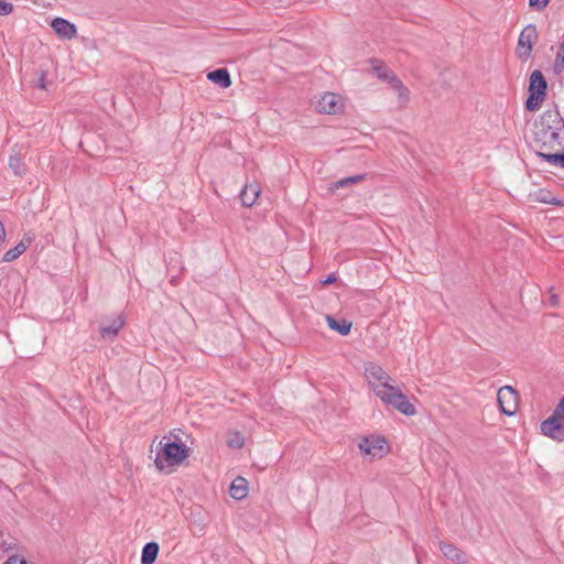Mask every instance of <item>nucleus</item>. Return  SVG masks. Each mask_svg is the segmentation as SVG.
Wrapping results in <instances>:
<instances>
[{
  "mask_svg": "<svg viewBox=\"0 0 564 564\" xmlns=\"http://www.w3.org/2000/svg\"><path fill=\"white\" fill-rule=\"evenodd\" d=\"M365 378L375 394L387 405H391L404 415L416 413L415 406L397 387L390 384L391 377L375 362L365 364Z\"/></svg>",
  "mask_w": 564,
  "mask_h": 564,
  "instance_id": "nucleus-1",
  "label": "nucleus"
},
{
  "mask_svg": "<svg viewBox=\"0 0 564 564\" xmlns=\"http://www.w3.org/2000/svg\"><path fill=\"white\" fill-rule=\"evenodd\" d=\"M189 452L191 449L180 440L165 435L156 447L155 467L163 471L165 468L180 465L189 456Z\"/></svg>",
  "mask_w": 564,
  "mask_h": 564,
  "instance_id": "nucleus-2",
  "label": "nucleus"
},
{
  "mask_svg": "<svg viewBox=\"0 0 564 564\" xmlns=\"http://www.w3.org/2000/svg\"><path fill=\"white\" fill-rule=\"evenodd\" d=\"M547 83L541 70H533L529 80V97L525 101V109L536 111L541 108L546 97Z\"/></svg>",
  "mask_w": 564,
  "mask_h": 564,
  "instance_id": "nucleus-3",
  "label": "nucleus"
},
{
  "mask_svg": "<svg viewBox=\"0 0 564 564\" xmlns=\"http://www.w3.org/2000/svg\"><path fill=\"white\" fill-rule=\"evenodd\" d=\"M538 41V31L535 25L528 24L520 33L516 54L520 59H528L531 55L533 45Z\"/></svg>",
  "mask_w": 564,
  "mask_h": 564,
  "instance_id": "nucleus-4",
  "label": "nucleus"
},
{
  "mask_svg": "<svg viewBox=\"0 0 564 564\" xmlns=\"http://www.w3.org/2000/svg\"><path fill=\"white\" fill-rule=\"evenodd\" d=\"M500 410L507 414L512 415L517 410L518 395L517 391L510 387L505 386L498 390L497 393Z\"/></svg>",
  "mask_w": 564,
  "mask_h": 564,
  "instance_id": "nucleus-5",
  "label": "nucleus"
},
{
  "mask_svg": "<svg viewBox=\"0 0 564 564\" xmlns=\"http://www.w3.org/2000/svg\"><path fill=\"white\" fill-rule=\"evenodd\" d=\"M343 108V99L334 93L324 94L316 104V109L324 113H336Z\"/></svg>",
  "mask_w": 564,
  "mask_h": 564,
  "instance_id": "nucleus-6",
  "label": "nucleus"
},
{
  "mask_svg": "<svg viewBox=\"0 0 564 564\" xmlns=\"http://www.w3.org/2000/svg\"><path fill=\"white\" fill-rule=\"evenodd\" d=\"M386 441L380 437H365L360 444L359 448L362 453L367 455H371L373 457H382L386 453Z\"/></svg>",
  "mask_w": 564,
  "mask_h": 564,
  "instance_id": "nucleus-7",
  "label": "nucleus"
},
{
  "mask_svg": "<svg viewBox=\"0 0 564 564\" xmlns=\"http://www.w3.org/2000/svg\"><path fill=\"white\" fill-rule=\"evenodd\" d=\"M35 235L31 231L24 234L22 240L13 248L8 250L2 258L3 262H12L15 259H18L21 254H23L26 249L31 246V243L34 241Z\"/></svg>",
  "mask_w": 564,
  "mask_h": 564,
  "instance_id": "nucleus-8",
  "label": "nucleus"
},
{
  "mask_svg": "<svg viewBox=\"0 0 564 564\" xmlns=\"http://www.w3.org/2000/svg\"><path fill=\"white\" fill-rule=\"evenodd\" d=\"M541 431L545 436H549L556 441L564 440V423L555 420V417H549L541 424Z\"/></svg>",
  "mask_w": 564,
  "mask_h": 564,
  "instance_id": "nucleus-9",
  "label": "nucleus"
},
{
  "mask_svg": "<svg viewBox=\"0 0 564 564\" xmlns=\"http://www.w3.org/2000/svg\"><path fill=\"white\" fill-rule=\"evenodd\" d=\"M124 325V318L118 315L109 322H102L100 326V335L106 340H112Z\"/></svg>",
  "mask_w": 564,
  "mask_h": 564,
  "instance_id": "nucleus-10",
  "label": "nucleus"
},
{
  "mask_svg": "<svg viewBox=\"0 0 564 564\" xmlns=\"http://www.w3.org/2000/svg\"><path fill=\"white\" fill-rule=\"evenodd\" d=\"M54 32L63 39L70 40L76 35V26L63 18H55L51 22Z\"/></svg>",
  "mask_w": 564,
  "mask_h": 564,
  "instance_id": "nucleus-11",
  "label": "nucleus"
},
{
  "mask_svg": "<svg viewBox=\"0 0 564 564\" xmlns=\"http://www.w3.org/2000/svg\"><path fill=\"white\" fill-rule=\"evenodd\" d=\"M438 546L443 555L457 564H465L467 563V556L466 554L460 551L457 546H455L452 543H446L444 541L438 542Z\"/></svg>",
  "mask_w": 564,
  "mask_h": 564,
  "instance_id": "nucleus-12",
  "label": "nucleus"
},
{
  "mask_svg": "<svg viewBox=\"0 0 564 564\" xmlns=\"http://www.w3.org/2000/svg\"><path fill=\"white\" fill-rule=\"evenodd\" d=\"M260 195L258 183L246 184L240 193L241 202L245 206L251 207Z\"/></svg>",
  "mask_w": 564,
  "mask_h": 564,
  "instance_id": "nucleus-13",
  "label": "nucleus"
},
{
  "mask_svg": "<svg viewBox=\"0 0 564 564\" xmlns=\"http://www.w3.org/2000/svg\"><path fill=\"white\" fill-rule=\"evenodd\" d=\"M230 496L236 500H241L248 495V482L242 477H237L229 488Z\"/></svg>",
  "mask_w": 564,
  "mask_h": 564,
  "instance_id": "nucleus-14",
  "label": "nucleus"
},
{
  "mask_svg": "<svg viewBox=\"0 0 564 564\" xmlns=\"http://www.w3.org/2000/svg\"><path fill=\"white\" fill-rule=\"evenodd\" d=\"M207 78L221 88H227L231 85L230 75L226 68H218L209 72Z\"/></svg>",
  "mask_w": 564,
  "mask_h": 564,
  "instance_id": "nucleus-15",
  "label": "nucleus"
},
{
  "mask_svg": "<svg viewBox=\"0 0 564 564\" xmlns=\"http://www.w3.org/2000/svg\"><path fill=\"white\" fill-rule=\"evenodd\" d=\"M159 553V544L149 542L142 549L141 564H153Z\"/></svg>",
  "mask_w": 564,
  "mask_h": 564,
  "instance_id": "nucleus-16",
  "label": "nucleus"
},
{
  "mask_svg": "<svg viewBox=\"0 0 564 564\" xmlns=\"http://www.w3.org/2000/svg\"><path fill=\"white\" fill-rule=\"evenodd\" d=\"M326 321L329 328L338 332L340 335H347L350 332L351 323L346 319L338 321L335 317L327 315Z\"/></svg>",
  "mask_w": 564,
  "mask_h": 564,
  "instance_id": "nucleus-17",
  "label": "nucleus"
},
{
  "mask_svg": "<svg viewBox=\"0 0 564 564\" xmlns=\"http://www.w3.org/2000/svg\"><path fill=\"white\" fill-rule=\"evenodd\" d=\"M373 70L378 78H380L383 82H387L388 84H390V86L393 84L394 80L398 79L395 74L382 64L375 65Z\"/></svg>",
  "mask_w": 564,
  "mask_h": 564,
  "instance_id": "nucleus-18",
  "label": "nucleus"
},
{
  "mask_svg": "<svg viewBox=\"0 0 564 564\" xmlns=\"http://www.w3.org/2000/svg\"><path fill=\"white\" fill-rule=\"evenodd\" d=\"M391 88L397 91L400 105L401 106L406 105L410 99V91L402 84V82L398 78L397 80L393 82V84L391 85Z\"/></svg>",
  "mask_w": 564,
  "mask_h": 564,
  "instance_id": "nucleus-19",
  "label": "nucleus"
},
{
  "mask_svg": "<svg viewBox=\"0 0 564 564\" xmlns=\"http://www.w3.org/2000/svg\"><path fill=\"white\" fill-rule=\"evenodd\" d=\"M365 176H366L365 174H358V175L340 178L337 182L333 183L330 188L333 191H335L338 188H344V187L357 184V183L361 182L362 180H365Z\"/></svg>",
  "mask_w": 564,
  "mask_h": 564,
  "instance_id": "nucleus-20",
  "label": "nucleus"
},
{
  "mask_svg": "<svg viewBox=\"0 0 564 564\" xmlns=\"http://www.w3.org/2000/svg\"><path fill=\"white\" fill-rule=\"evenodd\" d=\"M245 444V437L237 431H230L227 435V445L230 448H241Z\"/></svg>",
  "mask_w": 564,
  "mask_h": 564,
  "instance_id": "nucleus-21",
  "label": "nucleus"
},
{
  "mask_svg": "<svg viewBox=\"0 0 564 564\" xmlns=\"http://www.w3.org/2000/svg\"><path fill=\"white\" fill-rule=\"evenodd\" d=\"M9 166L10 169L13 171V173L15 175H19L22 173V161L19 156L17 155H11L10 159H9Z\"/></svg>",
  "mask_w": 564,
  "mask_h": 564,
  "instance_id": "nucleus-22",
  "label": "nucleus"
},
{
  "mask_svg": "<svg viewBox=\"0 0 564 564\" xmlns=\"http://www.w3.org/2000/svg\"><path fill=\"white\" fill-rule=\"evenodd\" d=\"M550 417H555V420L564 423V398H562L556 405L553 414Z\"/></svg>",
  "mask_w": 564,
  "mask_h": 564,
  "instance_id": "nucleus-23",
  "label": "nucleus"
},
{
  "mask_svg": "<svg viewBox=\"0 0 564 564\" xmlns=\"http://www.w3.org/2000/svg\"><path fill=\"white\" fill-rule=\"evenodd\" d=\"M13 6L10 2L0 0V15H8L12 12Z\"/></svg>",
  "mask_w": 564,
  "mask_h": 564,
  "instance_id": "nucleus-24",
  "label": "nucleus"
},
{
  "mask_svg": "<svg viewBox=\"0 0 564 564\" xmlns=\"http://www.w3.org/2000/svg\"><path fill=\"white\" fill-rule=\"evenodd\" d=\"M550 0H529V6L536 10H542L549 4Z\"/></svg>",
  "mask_w": 564,
  "mask_h": 564,
  "instance_id": "nucleus-25",
  "label": "nucleus"
},
{
  "mask_svg": "<svg viewBox=\"0 0 564 564\" xmlns=\"http://www.w3.org/2000/svg\"><path fill=\"white\" fill-rule=\"evenodd\" d=\"M3 564H31L26 560L19 556L9 557Z\"/></svg>",
  "mask_w": 564,
  "mask_h": 564,
  "instance_id": "nucleus-26",
  "label": "nucleus"
},
{
  "mask_svg": "<svg viewBox=\"0 0 564 564\" xmlns=\"http://www.w3.org/2000/svg\"><path fill=\"white\" fill-rule=\"evenodd\" d=\"M539 200L546 204L558 205V200L555 198H549L547 195L543 192L540 193Z\"/></svg>",
  "mask_w": 564,
  "mask_h": 564,
  "instance_id": "nucleus-27",
  "label": "nucleus"
},
{
  "mask_svg": "<svg viewBox=\"0 0 564 564\" xmlns=\"http://www.w3.org/2000/svg\"><path fill=\"white\" fill-rule=\"evenodd\" d=\"M36 87L40 89H46V72L43 70L37 79Z\"/></svg>",
  "mask_w": 564,
  "mask_h": 564,
  "instance_id": "nucleus-28",
  "label": "nucleus"
},
{
  "mask_svg": "<svg viewBox=\"0 0 564 564\" xmlns=\"http://www.w3.org/2000/svg\"><path fill=\"white\" fill-rule=\"evenodd\" d=\"M6 237H7L6 229H4L2 221L0 220V243L6 241Z\"/></svg>",
  "mask_w": 564,
  "mask_h": 564,
  "instance_id": "nucleus-29",
  "label": "nucleus"
},
{
  "mask_svg": "<svg viewBox=\"0 0 564 564\" xmlns=\"http://www.w3.org/2000/svg\"><path fill=\"white\" fill-rule=\"evenodd\" d=\"M335 281H336V278H335L333 274H330V275H328V276L323 281V283H324V284H330V283H333V282H335Z\"/></svg>",
  "mask_w": 564,
  "mask_h": 564,
  "instance_id": "nucleus-30",
  "label": "nucleus"
},
{
  "mask_svg": "<svg viewBox=\"0 0 564 564\" xmlns=\"http://www.w3.org/2000/svg\"><path fill=\"white\" fill-rule=\"evenodd\" d=\"M551 305L556 306L558 304V299L556 295H552L550 299Z\"/></svg>",
  "mask_w": 564,
  "mask_h": 564,
  "instance_id": "nucleus-31",
  "label": "nucleus"
},
{
  "mask_svg": "<svg viewBox=\"0 0 564 564\" xmlns=\"http://www.w3.org/2000/svg\"><path fill=\"white\" fill-rule=\"evenodd\" d=\"M562 53H563V59H564V43L562 44L561 50L557 53V58H560L562 56Z\"/></svg>",
  "mask_w": 564,
  "mask_h": 564,
  "instance_id": "nucleus-32",
  "label": "nucleus"
},
{
  "mask_svg": "<svg viewBox=\"0 0 564 564\" xmlns=\"http://www.w3.org/2000/svg\"><path fill=\"white\" fill-rule=\"evenodd\" d=\"M550 138L551 139H557L558 138V133L555 132V131H550Z\"/></svg>",
  "mask_w": 564,
  "mask_h": 564,
  "instance_id": "nucleus-33",
  "label": "nucleus"
},
{
  "mask_svg": "<svg viewBox=\"0 0 564 564\" xmlns=\"http://www.w3.org/2000/svg\"><path fill=\"white\" fill-rule=\"evenodd\" d=\"M2 488H6V485H4V482L0 479V490H1Z\"/></svg>",
  "mask_w": 564,
  "mask_h": 564,
  "instance_id": "nucleus-34",
  "label": "nucleus"
}]
</instances>
